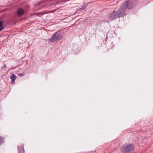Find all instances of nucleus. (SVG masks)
Here are the masks:
<instances>
[{"mask_svg": "<svg viewBox=\"0 0 153 153\" xmlns=\"http://www.w3.org/2000/svg\"><path fill=\"white\" fill-rule=\"evenodd\" d=\"M4 24V23L3 22L0 21V28H2V30H3L4 27L3 26V25Z\"/></svg>", "mask_w": 153, "mask_h": 153, "instance_id": "7", "label": "nucleus"}, {"mask_svg": "<svg viewBox=\"0 0 153 153\" xmlns=\"http://www.w3.org/2000/svg\"><path fill=\"white\" fill-rule=\"evenodd\" d=\"M57 32L55 33L52 37L49 39V40L51 42H54L55 41H58L62 39V34H57Z\"/></svg>", "mask_w": 153, "mask_h": 153, "instance_id": "3", "label": "nucleus"}, {"mask_svg": "<svg viewBox=\"0 0 153 153\" xmlns=\"http://www.w3.org/2000/svg\"><path fill=\"white\" fill-rule=\"evenodd\" d=\"M24 10L20 8L19 9L17 12V14L18 16H21L24 13Z\"/></svg>", "mask_w": 153, "mask_h": 153, "instance_id": "5", "label": "nucleus"}, {"mask_svg": "<svg viewBox=\"0 0 153 153\" xmlns=\"http://www.w3.org/2000/svg\"><path fill=\"white\" fill-rule=\"evenodd\" d=\"M134 0H128L124 2L120 9L117 11H114L110 14L108 18L110 21L123 16L124 13L126 9H130L134 7Z\"/></svg>", "mask_w": 153, "mask_h": 153, "instance_id": "1", "label": "nucleus"}, {"mask_svg": "<svg viewBox=\"0 0 153 153\" xmlns=\"http://www.w3.org/2000/svg\"><path fill=\"white\" fill-rule=\"evenodd\" d=\"M2 30V28H0V31Z\"/></svg>", "mask_w": 153, "mask_h": 153, "instance_id": "11", "label": "nucleus"}, {"mask_svg": "<svg viewBox=\"0 0 153 153\" xmlns=\"http://www.w3.org/2000/svg\"><path fill=\"white\" fill-rule=\"evenodd\" d=\"M134 147L131 144H124L121 149V151L123 153H128L133 151Z\"/></svg>", "mask_w": 153, "mask_h": 153, "instance_id": "2", "label": "nucleus"}, {"mask_svg": "<svg viewBox=\"0 0 153 153\" xmlns=\"http://www.w3.org/2000/svg\"><path fill=\"white\" fill-rule=\"evenodd\" d=\"M19 153H25V150L24 149V146H22L19 149Z\"/></svg>", "mask_w": 153, "mask_h": 153, "instance_id": "6", "label": "nucleus"}, {"mask_svg": "<svg viewBox=\"0 0 153 153\" xmlns=\"http://www.w3.org/2000/svg\"><path fill=\"white\" fill-rule=\"evenodd\" d=\"M10 78L11 79V82L13 84H14V81L16 79V76L14 74H12V75L10 76Z\"/></svg>", "mask_w": 153, "mask_h": 153, "instance_id": "4", "label": "nucleus"}, {"mask_svg": "<svg viewBox=\"0 0 153 153\" xmlns=\"http://www.w3.org/2000/svg\"><path fill=\"white\" fill-rule=\"evenodd\" d=\"M4 141V139L2 137H0V145L2 144Z\"/></svg>", "mask_w": 153, "mask_h": 153, "instance_id": "8", "label": "nucleus"}, {"mask_svg": "<svg viewBox=\"0 0 153 153\" xmlns=\"http://www.w3.org/2000/svg\"><path fill=\"white\" fill-rule=\"evenodd\" d=\"M25 75L24 73H20L18 74V75L19 76H22Z\"/></svg>", "mask_w": 153, "mask_h": 153, "instance_id": "10", "label": "nucleus"}, {"mask_svg": "<svg viewBox=\"0 0 153 153\" xmlns=\"http://www.w3.org/2000/svg\"><path fill=\"white\" fill-rule=\"evenodd\" d=\"M6 68V66L5 65H4L1 68V69L2 70H3L5 68Z\"/></svg>", "mask_w": 153, "mask_h": 153, "instance_id": "9", "label": "nucleus"}]
</instances>
